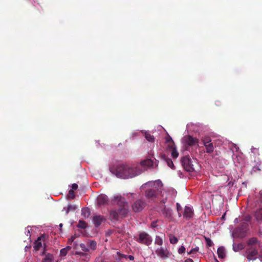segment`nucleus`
<instances>
[{
	"label": "nucleus",
	"instance_id": "1",
	"mask_svg": "<svg viewBox=\"0 0 262 262\" xmlns=\"http://www.w3.org/2000/svg\"><path fill=\"white\" fill-rule=\"evenodd\" d=\"M110 171L113 174L117 176L118 178L122 179H128V178H133L135 176L141 174L142 171L141 169L136 166L132 167V166H127L125 164H121L115 167H111Z\"/></svg>",
	"mask_w": 262,
	"mask_h": 262
},
{
	"label": "nucleus",
	"instance_id": "2",
	"mask_svg": "<svg viewBox=\"0 0 262 262\" xmlns=\"http://www.w3.org/2000/svg\"><path fill=\"white\" fill-rule=\"evenodd\" d=\"M113 204L118 205V209H112L110 212V219L112 220H118L119 217H125L128 212V203L125 199L121 196H115L112 200Z\"/></svg>",
	"mask_w": 262,
	"mask_h": 262
},
{
	"label": "nucleus",
	"instance_id": "3",
	"mask_svg": "<svg viewBox=\"0 0 262 262\" xmlns=\"http://www.w3.org/2000/svg\"><path fill=\"white\" fill-rule=\"evenodd\" d=\"M151 187L145 190V196L151 200L159 199L162 193V184L160 181H155L148 183Z\"/></svg>",
	"mask_w": 262,
	"mask_h": 262
},
{
	"label": "nucleus",
	"instance_id": "4",
	"mask_svg": "<svg viewBox=\"0 0 262 262\" xmlns=\"http://www.w3.org/2000/svg\"><path fill=\"white\" fill-rule=\"evenodd\" d=\"M44 237L40 236L35 241L33 248L35 251L41 250L40 252V262H49V252H48V246L43 243V247L42 242L44 241Z\"/></svg>",
	"mask_w": 262,
	"mask_h": 262
},
{
	"label": "nucleus",
	"instance_id": "5",
	"mask_svg": "<svg viewBox=\"0 0 262 262\" xmlns=\"http://www.w3.org/2000/svg\"><path fill=\"white\" fill-rule=\"evenodd\" d=\"M136 241L141 244H145L149 246L152 243V238L150 234L146 232H141L138 235V237L136 238Z\"/></svg>",
	"mask_w": 262,
	"mask_h": 262
},
{
	"label": "nucleus",
	"instance_id": "6",
	"mask_svg": "<svg viewBox=\"0 0 262 262\" xmlns=\"http://www.w3.org/2000/svg\"><path fill=\"white\" fill-rule=\"evenodd\" d=\"M181 164L187 171H194L195 170L193 161L189 156H184L182 158Z\"/></svg>",
	"mask_w": 262,
	"mask_h": 262
},
{
	"label": "nucleus",
	"instance_id": "7",
	"mask_svg": "<svg viewBox=\"0 0 262 262\" xmlns=\"http://www.w3.org/2000/svg\"><path fill=\"white\" fill-rule=\"evenodd\" d=\"M146 202L142 199H138L132 204V209L133 211L138 212L143 210L146 205Z\"/></svg>",
	"mask_w": 262,
	"mask_h": 262
},
{
	"label": "nucleus",
	"instance_id": "8",
	"mask_svg": "<svg viewBox=\"0 0 262 262\" xmlns=\"http://www.w3.org/2000/svg\"><path fill=\"white\" fill-rule=\"evenodd\" d=\"M246 256L249 260H254L258 255L257 249L253 247L248 246L246 251Z\"/></svg>",
	"mask_w": 262,
	"mask_h": 262
},
{
	"label": "nucleus",
	"instance_id": "9",
	"mask_svg": "<svg viewBox=\"0 0 262 262\" xmlns=\"http://www.w3.org/2000/svg\"><path fill=\"white\" fill-rule=\"evenodd\" d=\"M80 247L84 252L90 251V250H95L97 247V243L96 241H88L85 244H80Z\"/></svg>",
	"mask_w": 262,
	"mask_h": 262
},
{
	"label": "nucleus",
	"instance_id": "10",
	"mask_svg": "<svg viewBox=\"0 0 262 262\" xmlns=\"http://www.w3.org/2000/svg\"><path fill=\"white\" fill-rule=\"evenodd\" d=\"M260 242L256 237L250 238L248 241V246L255 247L258 251L259 247H260Z\"/></svg>",
	"mask_w": 262,
	"mask_h": 262
},
{
	"label": "nucleus",
	"instance_id": "11",
	"mask_svg": "<svg viewBox=\"0 0 262 262\" xmlns=\"http://www.w3.org/2000/svg\"><path fill=\"white\" fill-rule=\"evenodd\" d=\"M170 141L171 142L172 144L169 145L168 147L169 148V149H171V156L173 158H177L178 157L179 153L175 147L174 142L173 141L172 139H171V137H169V139H167V142H170Z\"/></svg>",
	"mask_w": 262,
	"mask_h": 262
},
{
	"label": "nucleus",
	"instance_id": "12",
	"mask_svg": "<svg viewBox=\"0 0 262 262\" xmlns=\"http://www.w3.org/2000/svg\"><path fill=\"white\" fill-rule=\"evenodd\" d=\"M184 140L185 143L189 146L195 145V144H198L199 142V140L196 138H193L192 136H190V135H187V136L184 137Z\"/></svg>",
	"mask_w": 262,
	"mask_h": 262
},
{
	"label": "nucleus",
	"instance_id": "13",
	"mask_svg": "<svg viewBox=\"0 0 262 262\" xmlns=\"http://www.w3.org/2000/svg\"><path fill=\"white\" fill-rule=\"evenodd\" d=\"M158 255L160 256L161 258H166L169 257V252L167 249H164L162 247L159 248L156 250Z\"/></svg>",
	"mask_w": 262,
	"mask_h": 262
},
{
	"label": "nucleus",
	"instance_id": "14",
	"mask_svg": "<svg viewBox=\"0 0 262 262\" xmlns=\"http://www.w3.org/2000/svg\"><path fill=\"white\" fill-rule=\"evenodd\" d=\"M105 220V217L103 215H94L93 217V222L96 227L100 226Z\"/></svg>",
	"mask_w": 262,
	"mask_h": 262
},
{
	"label": "nucleus",
	"instance_id": "15",
	"mask_svg": "<svg viewBox=\"0 0 262 262\" xmlns=\"http://www.w3.org/2000/svg\"><path fill=\"white\" fill-rule=\"evenodd\" d=\"M108 201V196L105 194H99L97 197V202L98 205H105Z\"/></svg>",
	"mask_w": 262,
	"mask_h": 262
},
{
	"label": "nucleus",
	"instance_id": "16",
	"mask_svg": "<svg viewBox=\"0 0 262 262\" xmlns=\"http://www.w3.org/2000/svg\"><path fill=\"white\" fill-rule=\"evenodd\" d=\"M162 212L164 216L167 217L169 220H171V217H172V210H171V208H166L165 206H164V208L162 209Z\"/></svg>",
	"mask_w": 262,
	"mask_h": 262
},
{
	"label": "nucleus",
	"instance_id": "17",
	"mask_svg": "<svg viewBox=\"0 0 262 262\" xmlns=\"http://www.w3.org/2000/svg\"><path fill=\"white\" fill-rule=\"evenodd\" d=\"M193 215V211L192 208H190V207H185L183 216L186 219H190V217H192Z\"/></svg>",
	"mask_w": 262,
	"mask_h": 262
},
{
	"label": "nucleus",
	"instance_id": "18",
	"mask_svg": "<svg viewBox=\"0 0 262 262\" xmlns=\"http://www.w3.org/2000/svg\"><path fill=\"white\" fill-rule=\"evenodd\" d=\"M162 158L163 160L165 161L168 166L170 167L172 169H174V165L171 159H170V158L167 157V156H166V155H165V154L162 155Z\"/></svg>",
	"mask_w": 262,
	"mask_h": 262
},
{
	"label": "nucleus",
	"instance_id": "19",
	"mask_svg": "<svg viewBox=\"0 0 262 262\" xmlns=\"http://www.w3.org/2000/svg\"><path fill=\"white\" fill-rule=\"evenodd\" d=\"M154 162L150 159H145V160H142L140 162V165L142 167H151L152 166Z\"/></svg>",
	"mask_w": 262,
	"mask_h": 262
},
{
	"label": "nucleus",
	"instance_id": "20",
	"mask_svg": "<svg viewBox=\"0 0 262 262\" xmlns=\"http://www.w3.org/2000/svg\"><path fill=\"white\" fill-rule=\"evenodd\" d=\"M217 254L219 258H224L226 257L225 249L224 247L221 246L217 249Z\"/></svg>",
	"mask_w": 262,
	"mask_h": 262
},
{
	"label": "nucleus",
	"instance_id": "21",
	"mask_svg": "<svg viewBox=\"0 0 262 262\" xmlns=\"http://www.w3.org/2000/svg\"><path fill=\"white\" fill-rule=\"evenodd\" d=\"M77 208L76 205H68L67 208H63V210H65L66 214H68L70 211H75L76 209Z\"/></svg>",
	"mask_w": 262,
	"mask_h": 262
},
{
	"label": "nucleus",
	"instance_id": "22",
	"mask_svg": "<svg viewBox=\"0 0 262 262\" xmlns=\"http://www.w3.org/2000/svg\"><path fill=\"white\" fill-rule=\"evenodd\" d=\"M81 214L85 217H89L91 215V211L88 208H83L81 209Z\"/></svg>",
	"mask_w": 262,
	"mask_h": 262
},
{
	"label": "nucleus",
	"instance_id": "23",
	"mask_svg": "<svg viewBox=\"0 0 262 262\" xmlns=\"http://www.w3.org/2000/svg\"><path fill=\"white\" fill-rule=\"evenodd\" d=\"M255 216L258 221L262 220V208H258V209L256 211Z\"/></svg>",
	"mask_w": 262,
	"mask_h": 262
},
{
	"label": "nucleus",
	"instance_id": "24",
	"mask_svg": "<svg viewBox=\"0 0 262 262\" xmlns=\"http://www.w3.org/2000/svg\"><path fill=\"white\" fill-rule=\"evenodd\" d=\"M144 136L145 139H147L149 142H154L155 138L153 135H151L150 133L145 132L144 133Z\"/></svg>",
	"mask_w": 262,
	"mask_h": 262
},
{
	"label": "nucleus",
	"instance_id": "25",
	"mask_svg": "<svg viewBox=\"0 0 262 262\" xmlns=\"http://www.w3.org/2000/svg\"><path fill=\"white\" fill-rule=\"evenodd\" d=\"M214 149L213 143L209 142L208 145H206V151L207 153H211Z\"/></svg>",
	"mask_w": 262,
	"mask_h": 262
},
{
	"label": "nucleus",
	"instance_id": "26",
	"mask_svg": "<svg viewBox=\"0 0 262 262\" xmlns=\"http://www.w3.org/2000/svg\"><path fill=\"white\" fill-rule=\"evenodd\" d=\"M169 242L171 244H176V243H178V238L176 237L175 235H173V234H169Z\"/></svg>",
	"mask_w": 262,
	"mask_h": 262
},
{
	"label": "nucleus",
	"instance_id": "27",
	"mask_svg": "<svg viewBox=\"0 0 262 262\" xmlns=\"http://www.w3.org/2000/svg\"><path fill=\"white\" fill-rule=\"evenodd\" d=\"M78 227L79 228H86L87 226L86 222H84V221H82V220H80L78 223L77 225Z\"/></svg>",
	"mask_w": 262,
	"mask_h": 262
},
{
	"label": "nucleus",
	"instance_id": "28",
	"mask_svg": "<svg viewBox=\"0 0 262 262\" xmlns=\"http://www.w3.org/2000/svg\"><path fill=\"white\" fill-rule=\"evenodd\" d=\"M211 139H210V137H204L202 138V142L204 143V145L206 149V145H208L209 143L211 142Z\"/></svg>",
	"mask_w": 262,
	"mask_h": 262
},
{
	"label": "nucleus",
	"instance_id": "29",
	"mask_svg": "<svg viewBox=\"0 0 262 262\" xmlns=\"http://www.w3.org/2000/svg\"><path fill=\"white\" fill-rule=\"evenodd\" d=\"M127 255L121 254L120 252H117L116 255L115 256V258L116 260H121L122 258H126Z\"/></svg>",
	"mask_w": 262,
	"mask_h": 262
},
{
	"label": "nucleus",
	"instance_id": "30",
	"mask_svg": "<svg viewBox=\"0 0 262 262\" xmlns=\"http://www.w3.org/2000/svg\"><path fill=\"white\" fill-rule=\"evenodd\" d=\"M155 243V244L161 246L163 243V240L162 238L160 237V236H156Z\"/></svg>",
	"mask_w": 262,
	"mask_h": 262
},
{
	"label": "nucleus",
	"instance_id": "31",
	"mask_svg": "<svg viewBox=\"0 0 262 262\" xmlns=\"http://www.w3.org/2000/svg\"><path fill=\"white\" fill-rule=\"evenodd\" d=\"M75 196V194L74 193V191L72 187V189L69 190V191L68 197L69 198V199H74Z\"/></svg>",
	"mask_w": 262,
	"mask_h": 262
},
{
	"label": "nucleus",
	"instance_id": "32",
	"mask_svg": "<svg viewBox=\"0 0 262 262\" xmlns=\"http://www.w3.org/2000/svg\"><path fill=\"white\" fill-rule=\"evenodd\" d=\"M204 238L207 246H208L209 247H212V246H213V243L212 242V241L211 240V239H210V238L205 237V236Z\"/></svg>",
	"mask_w": 262,
	"mask_h": 262
},
{
	"label": "nucleus",
	"instance_id": "33",
	"mask_svg": "<svg viewBox=\"0 0 262 262\" xmlns=\"http://www.w3.org/2000/svg\"><path fill=\"white\" fill-rule=\"evenodd\" d=\"M260 163H258L256 166H254L252 168V171L254 172H255V171H257V170H260Z\"/></svg>",
	"mask_w": 262,
	"mask_h": 262
},
{
	"label": "nucleus",
	"instance_id": "34",
	"mask_svg": "<svg viewBox=\"0 0 262 262\" xmlns=\"http://www.w3.org/2000/svg\"><path fill=\"white\" fill-rule=\"evenodd\" d=\"M199 248L198 247H195V248H193V249H192L190 250V251L188 252V254H191V253H195L199 251Z\"/></svg>",
	"mask_w": 262,
	"mask_h": 262
},
{
	"label": "nucleus",
	"instance_id": "35",
	"mask_svg": "<svg viewBox=\"0 0 262 262\" xmlns=\"http://www.w3.org/2000/svg\"><path fill=\"white\" fill-rule=\"evenodd\" d=\"M186 250L185 247L184 246H181L179 248L178 250V253H179L180 254H182V253H185Z\"/></svg>",
	"mask_w": 262,
	"mask_h": 262
},
{
	"label": "nucleus",
	"instance_id": "36",
	"mask_svg": "<svg viewBox=\"0 0 262 262\" xmlns=\"http://www.w3.org/2000/svg\"><path fill=\"white\" fill-rule=\"evenodd\" d=\"M67 249H66V248H63V249H61L60 255L62 256H65V255H67Z\"/></svg>",
	"mask_w": 262,
	"mask_h": 262
},
{
	"label": "nucleus",
	"instance_id": "37",
	"mask_svg": "<svg viewBox=\"0 0 262 262\" xmlns=\"http://www.w3.org/2000/svg\"><path fill=\"white\" fill-rule=\"evenodd\" d=\"M177 210L178 211L179 215L181 216V214H180V210H182V208L181 205L180 204V203H177Z\"/></svg>",
	"mask_w": 262,
	"mask_h": 262
},
{
	"label": "nucleus",
	"instance_id": "38",
	"mask_svg": "<svg viewBox=\"0 0 262 262\" xmlns=\"http://www.w3.org/2000/svg\"><path fill=\"white\" fill-rule=\"evenodd\" d=\"M78 254H80V255L81 256H84L85 257V259H86V258H89V255H88V254H86V253L80 252L78 253Z\"/></svg>",
	"mask_w": 262,
	"mask_h": 262
},
{
	"label": "nucleus",
	"instance_id": "39",
	"mask_svg": "<svg viewBox=\"0 0 262 262\" xmlns=\"http://www.w3.org/2000/svg\"><path fill=\"white\" fill-rule=\"evenodd\" d=\"M78 187V185L76 184V183H74L73 185H72V188L73 190L74 191V190H77V189Z\"/></svg>",
	"mask_w": 262,
	"mask_h": 262
},
{
	"label": "nucleus",
	"instance_id": "40",
	"mask_svg": "<svg viewBox=\"0 0 262 262\" xmlns=\"http://www.w3.org/2000/svg\"><path fill=\"white\" fill-rule=\"evenodd\" d=\"M75 238V236H72L71 238H70V239H69L68 243H72V242H73Z\"/></svg>",
	"mask_w": 262,
	"mask_h": 262
},
{
	"label": "nucleus",
	"instance_id": "41",
	"mask_svg": "<svg viewBox=\"0 0 262 262\" xmlns=\"http://www.w3.org/2000/svg\"><path fill=\"white\" fill-rule=\"evenodd\" d=\"M239 246V245L238 246V247ZM238 247H236V245H235V244H233V249L234 251H237V250L238 249Z\"/></svg>",
	"mask_w": 262,
	"mask_h": 262
},
{
	"label": "nucleus",
	"instance_id": "42",
	"mask_svg": "<svg viewBox=\"0 0 262 262\" xmlns=\"http://www.w3.org/2000/svg\"><path fill=\"white\" fill-rule=\"evenodd\" d=\"M185 262H194V261H193L192 259H191V258H187L185 260Z\"/></svg>",
	"mask_w": 262,
	"mask_h": 262
},
{
	"label": "nucleus",
	"instance_id": "43",
	"mask_svg": "<svg viewBox=\"0 0 262 262\" xmlns=\"http://www.w3.org/2000/svg\"><path fill=\"white\" fill-rule=\"evenodd\" d=\"M258 257L260 260L262 261V249L258 255Z\"/></svg>",
	"mask_w": 262,
	"mask_h": 262
},
{
	"label": "nucleus",
	"instance_id": "44",
	"mask_svg": "<svg viewBox=\"0 0 262 262\" xmlns=\"http://www.w3.org/2000/svg\"><path fill=\"white\" fill-rule=\"evenodd\" d=\"M151 227H155V226H156V222H151Z\"/></svg>",
	"mask_w": 262,
	"mask_h": 262
},
{
	"label": "nucleus",
	"instance_id": "45",
	"mask_svg": "<svg viewBox=\"0 0 262 262\" xmlns=\"http://www.w3.org/2000/svg\"><path fill=\"white\" fill-rule=\"evenodd\" d=\"M26 235H27V236H28V235L30 236V230H29V229H26Z\"/></svg>",
	"mask_w": 262,
	"mask_h": 262
},
{
	"label": "nucleus",
	"instance_id": "46",
	"mask_svg": "<svg viewBox=\"0 0 262 262\" xmlns=\"http://www.w3.org/2000/svg\"><path fill=\"white\" fill-rule=\"evenodd\" d=\"M71 247L70 246H67L66 247V251H67V253H68V252H69V250L71 249Z\"/></svg>",
	"mask_w": 262,
	"mask_h": 262
},
{
	"label": "nucleus",
	"instance_id": "47",
	"mask_svg": "<svg viewBox=\"0 0 262 262\" xmlns=\"http://www.w3.org/2000/svg\"><path fill=\"white\" fill-rule=\"evenodd\" d=\"M166 199H163L161 201V202L163 203V204H165V203L166 202Z\"/></svg>",
	"mask_w": 262,
	"mask_h": 262
},
{
	"label": "nucleus",
	"instance_id": "48",
	"mask_svg": "<svg viewBox=\"0 0 262 262\" xmlns=\"http://www.w3.org/2000/svg\"><path fill=\"white\" fill-rule=\"evenodd\" d=\"M128 258L131 260H133L134 257L133 256V255H129L128 256Z\"/></svg>",
	"mask_w": 262,
	"mask_h": 262
},
{
	"label": "nucleus",
	"instance_id": "49",
	"mask_svg": "<svg viewBox=\"0 0 262 262\" xmlns=\"http://www.w3.org/2000/svg\"><path fill=\"white\" fill-rule=\"evenodd\" d=\"M257 149H256V148H253V149H252V151H253V152H256Z\"/></svg>",
	"mask_w": 262,
	"mask_h": 262
},
{
	"label": "nucleus",
	"instance_id": "50",
	"mask_svg": "<svg viewBox=\"0 0 262 262\" xmlns=\"http://www.w3.org/2000/svg\"><path fill=\"white\" fill-rule=\"evenodd\" d=\"M259 233H260V234L262 235V228L261 229L259 230Z\"/></svg>",
	"mask_w": 262,
	"mask_h": 262
},
{
	"label": "nucleus",
	"instance_id": "51",
	"mask_svg": "<svg viewBox=\"0 0 262 262\" xmlns=\"http://www.w3.org/2000/svg\"><path fill=\"white\" fill-rule=\"evenodd\" d=\"M62 226H63V224H62V223H60V224H59V226L60 227H62Z\"/></svg>",
	"mask_w": 262,
	"mask_h": 262
},
{
	"label": "nucleus",
	"instance_id": "52",
	"mask_svg": "<svg viewBox=\"0 0 262 262\" xmlns=\"http://www.w3.org/2000/svg\"><path fill=\"white\" fill-rule=\"evenodd\" d=\"M250 219V217H247V219H246V220H249Z\"/></svg>",
	"mask_w": 262,
	"mask_h": 262
},
{
	"label": "nucleus",
	"instance_id": "53",
	"mask_svg": "<svg viewBox=\"0 0 262 262\" xmlns=\"http://www.w3.org/2000/svg\"><path fill=\"white\" fill-rule=\"evenodd\" d=\"M52 260V259H51V255H50V262Z\"/></svg>",
	"mask_w": 262,
	"mask_h": 262
},
{
	"label": "nucleus",
	"instance_id": "54",
	"mask_svg": "<svg viewBox=\"0 0 262 262\" xmlns=\"http://www.w3.org/2000/svg\"><path fill=\"white\" fill-rule=\"evenodd\" d=\"M261 202H262V193H261Z\"/></svg>",
	"mask_w": 262,
	"mask_h": 262
},
{
	"label": "nucleus",
	"instance_id": "55",
	"mask_svg": "<svg viewBox=\"0 0 262 262\" xmlns=\"http://www.w3.org/2000/svg\"><path fill=\"white\" fill-rule=\"evenodd\" d=\"M119 261H113V262H119Z\"/></svg>",
	"mask_w": 262,
	"mask_h": 262
}]
</instances>
